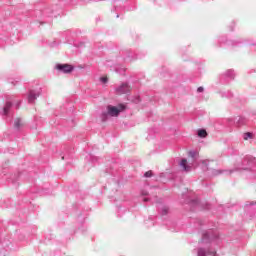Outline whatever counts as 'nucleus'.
<instances>
[{
	"label": "nucleus",
	"mask_w": 256,
	"mask_h": 256,
	"mask_svg": "<svg viewBox=\"0 0 256 256\" xmlns=\"http://www.w3.org/2000/svg\"><path fill=\"white\" fill-rule=\"evenodd\" d=\"M224 75L227 79H235V71L233 70H227Z\"/></svg>",
	"instance_id": "1a4fd4ad"
},
{
	"label": "nucleus",
	"mask_w": 256,
	"mask_h": 256,
	"mask_svg": "<svg viewBox=\"0 0 256 256\" xmlns=\"http://www.w3.org/2000/svg\"><path fill=\"white\" fill-rule=\"evenodd\" d=\"M144 177L149 178V177H153V171L149 170L146 173H144Z\"/></svg>",
	"instance_id": "dca6fc26"
},
{
	"label": "nucleus",
	"mask_w": 256,
	"mask_h": 256,
	"mask_svg": "<svg viewBox=\"0 0 256 256\" xmlns=\"http://www.w3.org/2000/svg\"><path fill=\"white\" fill-rule=\"evenodd\" d=\"M13 107V102L10 99L6 101V104L3 108V115H9V110Z\"/></svg>",
	"instance_id": "0eeeda50"
},
{
	"label": "nucleus",
	"mask_w": 256,
	"mask_h": 256,
	"mask_svg": "<svg viewBox=\"0 0 256 256\" xmlns=\"http://www.w3.org/2000/svg\"><path fill=\"white\" fill-rule=\"evenodd\" d=\"M244 140L247 141V139H251L253 137V134L250 132L244 133Z\"/></svg>",
	"instance_id": "2eb2a0df"
},
{
	"label": "nucleus",
	"mask_w": 256,
	"mask_h": 256,
	"mask_svg": "<svg viewBox=\"0 0 256 256\" xmlns=\"http://www.w3.org/2000/svg\"><path fill=\"white\" fill-rule=\"evenodd\" d=\"M41 96V89L30 90L28 94V103H35V100Z\"/></svg>",
	"instance_id": "39448f33"
},
{
	"label": "nucleus",
	"mask_w": 256,
	"mask_h": 256,
	"mask_svg": "<svg viewBox=\"0 0 256 256\" xmlns=\"http://www.w3.org/2000/svg\"><path fill=\"white\" fill-rule=\"evenodd\" d=\"M216 239L217 236H211V232H204L200 243H211V241H215Z\"/></svg>",
	"instance_id": "423d86ee"
},
{
	"label": "nucleus",
	"mask_w": 256,
	"mask_h": 256,
	"mask_svg": "<svg viewBox=\"0 0 256 256\" xmlns=\"http://www.w3.org/2000/svg\"><path fill=\"white\" fill-rule=\"evenodd\" d=\"M56 69L61 73H71L74 67L71 64H57Z\"/></svg>",
	"instance_id": "20e7f679"
},
{
	"label": "nucleus",
	"mask_w": 256,
	"mask_h": 256,
	"mask_svg": "<svg viewBox=\"0 0 256 256\" xmlns=\"http://www.w3.org/2000/svg\"><path fill=\"white\" fill-rule=\"evenodd\" d=\"M109 115V111L107 110V112H103L101 114V119L102 121H107V116Z\"/></svg>",
	"instance_id": "4468645a"
},
{
	"label": "nucleus",
	"mask_w": 256,
	"mask_h": 256,
	"mask_svg": "<svg viewBox=\"0 0 256 256\" xmlns=\"http://www.w3.org/2000/svg\"><path fill=\"white\" fill-rule=\"evenodd\" d=\"M125 109H127L125 104H119L117 107L111 105L107 107L108 115H110V117H119V113L125 111Z\"/></svg>",
	"instance_id": "f257e3e1"
},
{
	"label": "nucleus",
	"mask_w": 256,
	"mask_h": 256,
	"mask_svg": "<svg viewBox=\"0 0 256 256\" xmlns=\"http://www.w3.org/2000/svg\"><path fill=\"white\" fill-rule=\"evenodd\" d=\"M21 118H17L14 122V129H16V131H19V129H21Z\"/></svg>",
	"instance_id": "9b49d317"
},
{
	"label": "nucleus",
	"mask_w": 256,
	"mask_h": 256,
	"mask_svg": "<svg viewBox=\"0 0 256 256\" xmlns=\"http://www.w3.org/2000/svg\"><path fill=\"white\" fill-rule=\"evenodd\" d=\"M117 71V73H119L120 75H125V68H122V69H117L116 70Z\"/></svg>",
	"instance_id": "a211bd4d"
},
{
	"label": "nucleus",
	"mask_w": 256,
	"mask_h": 256,
	"mask_svg": "<svg viewBox=\"0 0 256 256\" xmlns=\"http://www.w3.org/2000/svg\"><path fill=\"white\" fill-rule=\"evenodd\" d=\"M250 205H256V202H252Z\"/></svg>",
	"instance_id": "393cba45"
},
{
	"label": "nucleus",
	"mask_w": 256,
	"mask_h": 256,
	"mask_svg": "<svg viewBox=\"0 0 256 256\" xmlns=\"http://www.w3.org/2000/svg\"><path fill=\"white\" fill-rule=\"evenodd\" d=\"M249 159L248 158H245L244 160H243V163H247V165H249Z\"/></svg>",
	"instance_id": "4be33fe9"
},
{
	"label": "nucleus",
	"mask_w": 256,
	"mask_h": 256,
	"mask_svg": "<svg viewBox=\"0 0 256 256\" xmlns=\"http://www.w3.org/2000/svg\"><path fill=\"white\" fill-rule=\"evenodd\" d=\"M116 17L119 18V15H117Z\"/></svg>",
	"instance_id": "a878e982"
},
{
	"label": "nucleus",
	"mask_w": 256,
	"mask_h": 256,
	"mask_svg": "<svg viewBox=\"0 0 256 256\" xmlns=\"http://www.w3.org/2000/svg\"><path fill=\"white\" fill-rule=\"evenodd\" d=\"M207 130L205 129H199L198 130V137H200L201 139H205V137H207Z\"/></svg>",
	"instance_id": "9d476101"
},
{
	"label": "nucleus",
	"mask_w": 256,
	"mask_h": 256,
	"mask_svg": "<svg viewBox=\"0 0 256 256\" xmlns=\"http://www.w3.org/2000/svg\"><path fill=\"white\" fill-rule=\"evenodd\" d=\"M197 91H198V93H203L204 89L202 86H200V87H198Z\"/></svg>",
	"instance_id": "aec40b11"
},
{
	"label": "nucleus",
	"mask_w": 256,
	"mask_h": 256,
	"mask_svg": "<svg viewBox=\"0 0 256 256\" xmlns=\"http://www.w3.org/2000/svg\"><path fill=\"white\" fill-rule=\"evenodd\" d=\"M147 201H149V199L148 198H144V202H147Z\"/></svg>",
	"instance_id": "b1692460"
},
{
	"label": "nucleus",
	"mask_w": 256,
	"mask_h": 256,
	"mask_svg": "<svg viewBox=\"0 0 256 256\" xmlns=\"http://www.w3.org/2000/svg\"><path fill=\"white\" fill-rule=\"evenodd\" d=\"M142 195H148L146 191H142Z\"/></svg>",
	"instance_id": "5701e85b"
},
{
	"label": "nucleus",
	"mask_w": 256,
	"mask_h": 256,
	"mask_svg": "<svg viewBox=\"0 0 256 256\" xmlns=\"http://www.w3.org/2000/svg\"><path fill=\"white\" fill-rule=\"evenodd\" d=\"M167 213H169V208L165 206L162 208V215H167Z\"/></svg>",
	"instance_id": "f3484780"
},
{
	"label": "nucleus",
	"mask_w": 256,
	"mask_h": 256,
	"mask_svg": "<svg viewBox=\"0 0 256 256\" xmlns=\"http://www.w3.org/2000/svg\"><path fill=\"white\" fill-rule=\"evenodd\" d=\"M188 155L192 159H195V157H197V151L191 150V151H189Z\"/></svg>",
	"instance_id": "ddd939ff"
},
{
	"label": "nucleus",
	"mask_w": 256,
	"mask_h": 256,
	"mask_svg": "<svg viewBox=\"0 0 256 256\" xmlns=\"http://www.w3.org/2000/svg\"><path fill=\"white\" fill-rule=\"evenodd\" d=\"M190 207H199V200H191Z\"/></svg>",
	"instance_id": "f8f14e48"
},
{
	"label": "nucleus",
	"mask_w": 256,
	"mask_h": 256,
	"mask_svg": "<svg viewBox=\"0 0 256 256\" xmlns=\"http://www.w3.org/2000/svg\"><path fill=\"white\" fill-rule=\"evenodd\" d=\"M180 167H182L183 171H186V173H189V171H191V166L187 165V159L181 160Z\"/></svg>",
	"instance_id": "6e6552de"
},
{
	"label": "nucleus",
	"mask_w": 256,
	"mask_h": 256,
	"mask_svg": "<svg viewBox=\"0 0 256 256\" xmlns=\"http://www.w3.org/2000/svg\"><path fill=\"white\" fill-rule=\"evenodd\" d=\"M249 167H237L231 170H212V175L214 177H217V175H222V173H228V175H231V173H235V171H248Z\"/></svg>",
	"instance_id": "f03ea898"
},
{
	"label": "nucleus",
	"mask_w": 256,
	"mask_h": 256,
	"mask_svg": "<svg viewBox=\"0 0 256 256\" xmlns=\"http://www.w3.org/2000/svg\"><path fill=\"white\" fill-rule=\"evenodd\" d=\"M115 92L118 95H125V93L131 92V86H129V83H122L120 86L115 88Z\"/></svg>",
	"instance_id": "7ed1b4c3"
},
{
	"label": "nucleus",
	"mask_w": 256,
	"mask_h": 256,
	"mask_svg": "<svg viewBox=\"0 0 256 256\" xmlns=\"http://www.w3.org/2000/svg\"><path fill=\"white\" fill-rule=\"evenodd\" d=\"M101 83H107L109 79L107 77H101L100 78Z\"/></svg>",
	"instance_id": "6ab92c4d"
},
{
	"label": "nucleus",
	"mask_w": 256,
	"mask_h": 256,
	"mask_svg": "<svg viewBox=\"0 0 256 256\" xmlns=\"http://www.w3.org/2000/svg\"><path fill=\"white\" fill-rule=\"evenodd\" d=\"M20 105H21V101L16 102L15 104L16 109H19Z\"/></svg>",
	"instance_id": "412c9836"
}]
</instances>
